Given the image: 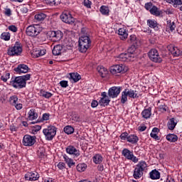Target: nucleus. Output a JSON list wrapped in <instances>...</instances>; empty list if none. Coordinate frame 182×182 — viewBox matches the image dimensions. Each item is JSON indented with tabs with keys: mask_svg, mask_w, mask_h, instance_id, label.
Listing matches in <instances>:
<instances>
[{
	"mask_svg": "<svg viewBox=\"0 0 182 182\" xmlns=\"http://www.w3.org/2000/svg\"><path fill=\"white\" fill-rule=\"evenodd\" d=\"M92 160L95 164H100L103 161V157L100 154H96L93 156Z\"/></svg>",
	"mask_w": 182,
	"mask_h": 182,
	"instance_id": "37",
	"label": "nucleus"
},
{
	"mask_svg": "<svg viewBox=\"0 0 182 182\" xmlns=\"http://www.w3.org/2000/svg\"><path fill=\"white\" fill-rule=\"evenodd\" d=\"M45 148H39V149L38 150V157H40V159H43V157H45Z\"/></svg>",
	"mask_w": 182,
	"mask_h": 182,
	"instance_id": "49",
	"label": "nucleus"
},
{
	"mask_svg": "<svg viewBox=\"0 0 182 182\" xmlns=\"http://www.w3.org/2000/svg\"><path fill=\"white\" fill-rule=\"evenodd\" d=\"M84 6L87 8H90V6H92V1H90V0H84Z\"/></svg>",
	"mask_w": 182,
	"mask_h": 182,
	"instance_id": "55",
	"label": "nucleus"
},
{
	"mask_svg": "<svg viewBox=\"0 0 182 182\" xmlns=\"http://www.w3.org/2000/svg\"><path fill=\"white\" fill-rule=\"evenodd\" d=\"M128 42L131 45H139V41L137 40V38L135 35H131Z\"/></svg>",
	"mask_w": 182,
	"mask_h": 182,
	"instance_id": "36",
	"label": "nucleus"
},
{
	"mask_svg": "<svg viewBox=\"0 0 182 182\" xmlns=\"http://www.w3.org/2000/svg\"><path fill=\"white\" fill-rule=\"evenodd\" d=\"M46 49L38 50L33 52V55L34 56H36V58H39V56H43V55H46Z\"/></svg>",
	"mask_w": 182,
	"mask_h": 182,
	"instance_id": "40",
	"label": "nucleus"
},
{
	"mask_svg": "<svg viewBox=\"0 0 182 182\" xmlns=\"http://www.w3.org/2000/svg\"><path fill=\"white\" fill-rule=\"evenodd\" d=\"M148 56L150 60L154 62L155 63H161V62H163V59L159 54V50H157L156 48L151 49L148 53Z\"/></svg>",
	"mask_w": 182,
	"mask_h": 182,
	"instance_id": "7",
	"label": "nucleus"
},
{
	"mask_svg": "<svg viewBox=\"0 0 182 182\" xmlns=\"http://www.w3.org/2000/svg\"><path fill=\"white\" fill-rule=\"evenodd\" d=\"M66 164L63 162H59L58 164V167L60 170H63V168H65Z\"/></svg>",
	"mask_w": 182,
	"mask_h": 182,
	"instance_id": "57",
	"label": "nucleus"
},
{
	"mask_svg": "<svg viewBox=\"0 0 182 182\" xmlns=\"http://www.w3.org/2000/svg\"><path fill=\"white\" fill-rule=\"evenodd\" d=\"M177 126V119L176 118H171L167 123L168 130H174Z\"/></svg>",
	"mask_w": 182,
	"mask_h": 182,
	"instance_id": "21",
	"label": "nucleus"
},
{
	"mask_svg": "<svg viewBox=\"0 0 182 182\" xmlns=\"http://www.w3.org/2000/svg\"><path fill=\"white\" fill-rule=\"evenodd\" d=\"M159 132L160 129H159V128L154 127L150 134L151 137H152V139H154V140H160V136H157Z\"/></svg>",
	"mask_w": 182,
	"mask_h": 182,
	"instance_id": "26",
	"label": "nucleus"
},
{
	"mask_svg": "<svg viewBox=\"0 0 182 182\" xmlns=\"http://www.w3.org/2000/svg\"><path fill=\"white\" fill-rule=\"evenodd\" d=\"M147 25L149 26V28L156 29V28H157V21L153 20H147Z\"/></svg>",
	"mask_w": 182,
	"mask_h": 182,
	"instance_id": "43",
	"label": "nucleus"
},
{
	"mask_svg": "<svg viewBox=\"0 0 182 182\" xmlns=\"http://www.w3.org/2000/svg\"><path fill=\"white\" fill-rule=\"evenodd\" d=\"M120 92H122V87H110L108 90V96L114 99V97H117L118 95H120Z\"/></svg>",
	"mask_w": 182,
	"mask_h": 182,
	"instance_id": "14",
	"label": "nucleus"
},
{
	"mask_svg": "<svg viewBox=\"0 0 182 182\" xmlns=\"http://www.w3.org/2000/svg\"><path fill=\"white\" fill-rule=\"evenodd\" d=\"M11 12V9H6L4 14L6 15V16H11V15H12Z\"/></svg>",
	"mask_w": 182,
	"mask_h": 182,
	"instance_id": "61",
	"label": "nucleus"
},
{
	"mask_svg": "<svg viewBox=\"0 0 182 182\" xmlns=\"http://www.w3.org/2000/svg\"><path fill=\"white\" fill-rule=\"evenodd\" d=\"M60 85L61 87H68V86H69V85L68 84V81H66V80L60 81Z\"/></svg>",
	"mask_w": 182,
	"mask_h": 182,
	"instance_id": "54",
	"label": "nucleus"
},
{
	"mask_svg": "<svg viewBox=\"0 0 182 182\" xmlns=\"http://www.w3.org/2000/svg\"><path fill=\"white\" fill-rule=\"evenodd\" d=\"M61 21L65 23H68L69 25H72V23H75V18L72 16V14L69 11H64L60 16Z\"/></svg>",
	"mask_w": 182,
	"mask_h": 182,
	"instance_id": "11",
	"label": "nucleus"
},
{
	"mask_svg": "<svg viewBox=\"0 0 182 182\" xmlns=\"http://www.w3.org/2000/svg\"><path fill=\"white\" fill-rule=\"evenodd\" d=\"M130 58H134V55H130L129 53H121L119 55L118 59L121 62H127V60H130Z\"/></svg>",
	"mask_w": 182,
	"mask_h": 182,
	"instance_id": "20",
	"label": "nucleus"
},
{
	"mask_svg": "<svg viewBox=\"0 0 182 182\" xmlns=\"http://www.w3.org/2000/svg\"><path fill=\"white\" fill-rule=\"evenodd\" d=\"M78 42V49L81 53H86L87 49L92 46V41H90L89 36H81Z\"/></svg>",
	"mask_w": 182,
	"mask_h": 182,
	"instance_id": "2",
	"label": "nucleus"
},
{
	"mask_svg": "<svg viewBox=\"0 0 182 182\" xmlns=\"http://www.w3.org/2000/svg\"><path fill=\"white\" fill-rule=\"evenodd\" d=\"M153 6V3L151 2L145 4V9H146V11H150V9H151Z\"/></svg>",
	"mask_w": 182,
	"mask_h": 182,
	"instance_id": "53",
	"label": "nucleus"
},
{
	"mask_svg": "<svg viewBox=\"0 0 182 182\" xmlns=\"http://www.w3.org/2000/svg\"><path fill=\"white\" fill-rule=\"evenodd\" d=\"M9 31H11V32H17L18 28L14 25H11L9 26Z\"/></svg>",
	"mask_w": 182,
	"mask_h": 182,
	"instance_id": "56",
	"label": "nucleus"
},
{
	"mask_svg": "<svg viewBox=\"0 0 182 182\" xmlns=\"http://www.w3.org/2000/svg\"><path fill=\"white\" fill-rule=\"evenodd\" d=\"M39 177L38 172H27L25 175V179L27 181H36V180H39Z\"/></svg>",
	"mask_w": 182,
	"mask_h": 182,
	"instance_id": "15",
	"label": "nucleus"
},
{
	"mask_svg": "<svg viewBox=\"0 0 182 182\" xmlns=\"http://www.w3.org/2000/svg\"><path fill=\"white\" fill-rule=\"evenodd\" d=\"M122 156L125 157L127 160H131L133 161V163H137L139 161V159L133 154V152H132L128 149H124L122 150Z\"/></svg>",
	"mask_w": 182,
	"mask_h": 182,
	"instance_id": "13",
	"label": "nucleus"
},
{
	"mask_svg": "<svg viewBox=\"0 0 182 182\" xmlns=\"http://www.w3.org/2000/svg\"><path fill=\"white\" fill-rule=\"evenodd\" d=\"M42 32V28L39 25H31L28 26L26 29V33L28 36H31L34 38L35 36H38L39 33Z\"/></svg>",
	"mask_w": 182,
	"mask_h": 182,
	"instance_id": "5",
	"label": "nucleus"
},
{
	"mask_svg": "<svg viewBox=\"0 0 182 182\" xmlns=\"http://www.w3.org/2000/svg\"><path fill=\"white\" fill-rule=\"evenodd\" d=\"M9 102H10V105H11L12 106H14L15 105H16V103H18V96L13 95L11 97H10Z\"/></svg>",
	"mask_w": 182,
	"mask_h": 182,
	"instance_id": "47",
	"label": "nucleus"
},
{
	"mask_svg": "<svg viewBox=\"0 0 182 182\" xmlns=\"http://www.w3.org/2000/svg\"><path fill=\"white\" fill-rule=\"evenodd\" d=\"M66 152L68 154L75 156L76 157H79L80 156V151L72 145H70L66 148Z\"/></svg>",
	"mask_w": 182,
	"mask_h": 182,
	"instance_id": "17",
	"label": "nucleus"
},
{
	"mask_svg": "<svg viewBox=\"0 0 182 182\" xmlns=\"http://www.w3.org/2000/svg\"><path fill=\"white\" fill-rule=\"evenodd\" d=\"M22 143L23 146L31 147L36 143V136L26 134L23 137Z\"/></svg>",
	"mask_w": 182,
	"mask_h": 182,
	"instance_id": "10",
	"label": "nucleus"
},
{
	"mask_svg": "<svg viewBox=\"0 0 182 182\" xmlns=\"http://www.w3.org/2000/svg\"><path fill=\"white\" fill-rule=\"evenodd\" d=\"M127 94L131 99H139V95L137 94V91L136 90H133L132 89H127Z\"/></svg>",
	"mask_w": 182,
	"mask_h": 182,
	"instance_id": "24",
	"label": "nucleus"
},
{
	"mask_svg": "<svg viewBox=\"0 0 182 182\" xmlns=\"http://www.w3.org/2000/svg\"><path fill=\"white\" fill-rule=\"evenodd\" d=\"M1 39L3 41H9L11 39V33L9 32H4L1 35Z\"/></svg>",
	"mask_w": 182,
	"mask_h": 182,
	"instance_id": "46",
	"label": "nucleus"
},
{
	"mask_svg": "<svg viewBox=\"0 0 182 182\" xmlns=\"http://www.w3.org/2000/svg\"><path fill=\"white\" fill-rule=\"evenodd\" d=\"M166 29H170L173 32L176 29V23L171 22V20L167 21Z\"/></svg>",
	"mask_w": 182,
	"mask_h": 182,
	"instance_id": "38",
	"label": "nucleus"
},
{
	"mask_svg": "<svg viewBox=\"0 0 182 182\" xmlns=\"http://www.w3.org/2000/svg\"><path fill=\"white\" fill-rule=\"evenodd\" d=\"M161 173L157 169H154L149 173V178L151 180H159Z\"/></svg>",
	"mask_w": 182,
	"mask_h": 182,
	"instance_id": "19",
	"label": "nucleus"
},
{
	"mask_svg": "<svg viewBox=\"0 0 182 182\" xmlns=\"http://www.w3.org/2000/svg\"><path fill=\"white\" fill-rule=\"evenodd\" d=\"M127 70V67L124 66L123 64L113 65L110 69V72L112 75H116V73H126Z\"/></svg>",
	"mask_w": 182,
	"mask_h": 182,
	"instance_id": "12",
	"label": "nucleus"
},
{
	"mask_svg": "<svg viewBox=\"0 0 182 182\" xmlns=\"http://www.w3.org/2000/svg\"><path fill=\"white\" fill-rule=\"evenodd\" d=\"M70 79L76 83V82H79V80L81 79L80 75L77 73H72L70 74Z\"/></svg>",
	"mask_w": 182,
	"mask_h": 182,
	"instance_id": "33",
	"label": "nucleus"
},
{
	"mask_svg": "<svg viewBox=\"0 0 182 182\" xmlns=\"http://www.w3.org/2000/svg\"><path fill=\"white\" fill-rule=\"evenodd\" d=\"M110 100L109 98H100L99 100V105L100 106H109Z\"/></svg>",
	"mask_w": 182,
	"mask_h": 182,
	"instance_id": "39",
	"label": "nucleus"
},
{
	"mask_svg": "<svg viewBox=\"0 0 182 182\" xmlns=\"http://www.w3.org/2000/svg\"><path fill=\"white\" fill-rule=\"evenodd\" d=\"M141 115L144 119H150L151 117V107L144 109L141 112Z\"/></svg>",
	"mask_w": 182,
	"mask_h": 182,
	"instance_id": "25",
	"label": "nucleus"
},
{
	"mask_svg": "<svg viewBox=\"0 0 182 182\" xmlns=\"http://www.w3.org/2000/svg\"><path fill=\"white\" fill-rule=\"evenodd\" d=\"M166 140H168V141H170L171 143H176V141L178 140V136H177V135L174 134H168L166 136Z\"/></svg>",
	"mask_w": 182,
	"mask_h": 182,
	"instance_id": "27",
	"label": "nucleus"
},
{
	"mask_svg": "<svg viewBox=\"0 0 182 182\" xmlns=\"http://www.w3.org/2000/svg\"><path fill=\"white\" fill-rule=\"evenodd\" d=\"M28 119L29 120H36V119H38V113L35 112L34 109L28 112Z\"/></svg>",
	"mask_w": 182,
	"mask_h": 182,
	"instance_id": "31",
	"label": "nucleus"
},
{
	"mask_svg": "<svg viewBox=\"0 0 182 182\" xmlns=\"http://www.w3.org/2000/svg\"><path fill=\"white\" fill-rule=\"evenodd\" d=\"M41 129H42V127H41V125H36L33 127V132H39V130H41Z\"/></svg>",
	"mask_w": 182,
	"mask_h": 182,
	"instance_id": "63",
	"label": "nucleus"
},
{
	"mask_svg": "<svg viewBox=\"0 0 182 182\" xmlns=\"http://www.w3.org/2000/svg\"><path fill=\"white\" fill-rule=\"evenodd\" d=\"M127 141L132 143V144H136L139 141V137L136 135L131 134L127 137Z\"/></svg>",
	"mask_w": 182,
	"mask_h": 182,
	"instance_id": "29",
	"label": "nucleus"
},
{
	"mask_svg": "<svg viewBox=\"0 0 182 182\" xmlns=\"http://www.w3.org/2000/svg\"><path fill=\"white\" fill-rule=\"evenodd\" d=\"M168 4H171L174 8H177L178 5H182V0H165Z\"/></svg>",
	"mask_w": 182,
	"mask_h": 182,
	"instance_id": "32",
	"label": "nucleus"
},
{
	"mask_svg": "<svg viewBox=\"0 0 182 182\" xmlns=\"http://www.w3.org/2000/svg\"><path fill=\"white\" fill-rule=\"evenodd\" d=\"M118 35L120 36V39L122 41H125V39H127V36H129V33H127V31L126 29L123 28H119L118 30Z\"/></svg>",
	"mask_w": 182,
	"mask_h": 182,
	"instance_id": "22",
	"label": "nucleus"
},
{
	"mask_svg": "<svg viewBox=\"0 0 182 182\" xmlns=\"http://www.w3.org/2000/svg\"><path fill=\"white\" fill-rule=\"evenodd\" d=\"M43 120H49V114L45 113L43 114Z\"/></svg>",
	"mask_w": 182,
	"mask_h": 182,
	"instance_id": "64",
	"label": "nucleus"
},
{
	"mask_svg": "<svg viewBox=\"0 0 182 182\" xmlns=\"http://www.w3.org/2000/svg\"><path fill=\"white\" fill-rule=\"evenodd\" d=\"M99 106V102L97 100H92L91 102V107H97Z\"/></svg>",
	"mask_w": 182,
	"mask_h": 182,
	"instance_id": "59",
	"label": "nucleus"
},
{
	"mask_svg": "<svg viewBox=\"0 0 182 182\" xmlns=\"http://www.w3.org/2000/svg\"><path fill=\"white\" fill-rule=\"evenodd\" d=\"M137 46H139V45L131 44V46L127 50V53H129L130 56H134V58L136 56V50L137 49Z\"/></svg>",
	"mask_w": 182,
	"mask_h": 182,
	"instance_id": "23",
	"label": "nucleus"
},
{
	"mask_svg": "<svg viewBox=\"0 0 182 182\" xmlns=\"http://www.w3.org/2000/svg\"><path fill=\"white\" fill-rule=\"evenodd\" d=\"M127 89H125L122 92V97H121V103H122V105H124V103H126V102H127Z\"/></svg>",
	"mask_w": 182,
	"mask_h": 182,
	"instance_id": "35",
	"label": "nucleus"
},
{
	"mask_svg": "<svg viewBox=\"0 0 182 182\" xmlns=\"http://www.w3.org/2000/svg\"><path fill=\"white\" fill-rule=\"evenodd\" d=\"M68 40L65 41V43L62 46L60 44L56 45L54 46L53 49V55L55 56H59L62 53V50H63V48H66V49L70 50L72 49V43H69Z\"/></svg>",
	"mask_w": 182,
	"mask_h": 182,
	"instance_id": "6",
	"label": "nucleus"
},
{
	"mask_svg": "<svg viewBox=\"0 0 182 182\" xmlns=\"http://www.w3.org/2000/svg\"><path fill=\"white\" fill-rule=\"evenodd\" d=\"M30 79L31 74L15 77L14 78H12L11 84L15 89H23V87H26V81Z\"/></svg>",
	"mask_w": 182,
	"mask_h": 182,
	"instance_id": "1",
	"label": "nucleus"
},
{
	"mask_svg": "<svg viewBox=\"0 0 182 182\" xmlns=\"http://www.w3.org/2000/svg\"><path fill=\"white\" fill-rule=\"evenodd\" d=\"M46 18V14L43 13H41L35 15V19L36 21H38V22H40L41 21L45 20Z\"/></svg>",
	"mask_w": 182,
	"mask_h": 182,
	"instance_id": "44",
	"label": "nucleus"
},
{
	"mask_svg": "<svg viewBox=\"0 0 182 182\" xmlns=\"http://www.w3.org/2000/svg\"><path fill=\"white\" fill-rule=\"evenodd\" d=\"M159 109L163 112H167V109H168V107L166 105H162L159 106Z\"/></svg>",
	"mask_w": 182,
	"mask_h": 182,
	"instance_id": "60",
	"label": "nucleus"
},
{
	"mask_svg": "<svg viewBox=\"0 0 182 182\" xmlns=\"http://www.w3.org/2000/svg\"><path fill=\"white\" fill-rule=\"evenodd\" d=\"M10 130H11V132H17L18 127H15V125H14V124H11V125H10Z\"/></svg>",
	"mask_w": 182,
	"mask_h": 182,
	"instance_id": "62",
	"label": "nucleus"
},
{
	"mask_svg": "<svg viewBox=\"0 0 182 182\" xmlns=\"http://www.w3.org/2000/svg\"><path fill=\"white\" fill-rule=\"evenodd\" d=\"M9 76H11V74L6 73L5 75H2L1 79L3 80V82H7L8 79H9Z\"/></svg>",
	"mask_w": 182,
	"mask_h": 182,
	"instance_id": "51",
	"label": "nucleus"
},
{
	"mask_svg": "<svg viewBox=\"0 0 182 182\" xmlns=\"http://www.w3.org/2000/svg\"><path fill=\"white\" fill-rule=\"evenodd\" d=\"M147 168V164L146 161H142L139 162V164L136 166L134 173H133V177L136 180H139V178H141V176H143V171Z\"/></svg>",
	"mask_w": 182,
	"mask_h": 182,
	"instance_id": "3",
	"label": "nucleus"
},
{
	"mask_svg": "<svg viewBox=\"0 0 182 182\" xmlns=\"http://www.w3.org/2000/svg\"><path fill=\"white\" fill-rule=\"evenodd\" d=\"M168 50L171 52L173 56H181L182 51L178 49L177 47H174L173 45H170L167 47Z\"/></svg>",
	"mask_w": 182,
	"mask_h": 182,
	"instance_id": "18",
	"label": "nucleus"
},
{
	"mask_svg": "<svg viewBox=\"0 0 182 182\" xmlns=\"http://www.w3.org/2000/svg\"><path fill=\"white\" fill-rule=\"evenodd\" d=\"M87 168V165H86L85 164H79L77 166V170L80 173H83V171H85Z\"/></svg>",
	"mask_w": 182,
	"mask_h": 182,
	"instance_id": "42",
	"label": "nucleus"
},
{
	"mask_svg": "<svg viewBox=\"0 0 182 182\" xmlns=\"http://www.w3.org/2000/svg\"><path fill=\"white\" fill-rule=\"evenodd\" d=\"M29 6L23 5L21 7V11L23 14H28V11H29Z\"/></svg>",
	"mask_w": 182,
	"mask_h": 182,
	"instance_id": "50",
	"label": "nucleus"
},
{
	"mask_svg": "<svg viewBox=\"0 0 182 182\" xmlns=\"http://www.w3.org/2000/svg\"><path fill=\"white\" fill-rule=\"evenodd\" d=\"M14 70L18 74L21 73H28L29 72V67L25 64H20L16 68H14Z\"/></svg>",
	"mask_w": 182,
	"mask_h": 182,
	"instance_id": "16",
	"label": "nucleus"
},
{
	"mask_svg": "<svg viewBox=\"0 0 182 182\" xmlns=\"http://www.w3.org/2000/svg\"><path fill=\"white\" fill-rule=\"evenodd\" d=\"M22 52V44L19 41H16L14 46L9 48L7 54L9 56H21Z\"/></svg>",
	"mask_w": 182,
	"mask_h": 182,
	"instance_id": "4",
	"label": "nucleus"
},
{
	"mask_svg": "<svg viewBox=\"0 0 182 182\" xmlns=\"http://www.w3.org/2000/svg\"><path fill=\"white\" fill-rule=\"evenodd\" d=\"M40 96H42V97H45V99H50V97L53 96V94L49 92H46L45 90H41Z\"/></svg>",
	"mask_w": 182,
	"mask_h": 182,
	"instance_id": "34",
	"label": "nucleus"
},
{
	"mask_svg": "<svg viewBox=\"0 0 182 182\" xmlns=\"http://www.w3.org/2000/svg\"><path fill=\"white\" fill-rule=\"evenodd\" d=\"M47 35L49 36L50 41L53 42H58L63 38V33L60 31H50L48 32Z\"/></svg>",
	"mask_w": 182,
	"mask_h": 182,
	"instance_id": "9",
	"label": "nucleus"
},
{
	"mask_svg": "<svg viewBox=\"0 0 182 182\" xmlns=\"http://www.w3.org/2000/svg\"><path fill=\"white\" fill-rule=\"evenodd\" d=\"M64 132L66 134H72L75 132V129L72 126H66L64 128Z\"/></svg>",
	"mask_w": 182,
	"mask_h": 182,
	"instance_id": "45",
	"label": "nucleus"
},
{
	"mask_svg": "<svg viewBox=\"0 0 182 182\" xmlns=\"http://www.w3.org/2000/svg\"><path fill=\"white\" fill-rule=\"evenodd\" d=\"M57 128L55 126L48 127L47 129L43 130L44 136H46V140H53V137L56 136Z\"/></svg>",
	"mask_w": 182,
	"mask_h": 182,
	"instance_id": "8",
	"label": "nucleus"
},
{
	"mask_svg": "<svg viewBox=\"0 0 182 182\" xmlns=\"http://www.w3.org/2000/svg\"><path fill=\"white\" fill-rule=\"evenodd\" d=\"M47 5L50 6H55V5H59V0H46Z\"/></svg>",
	"mask_w": 182,
	"mask_h": 182,
	"instance_id": "48",
	"label": "nucleus"
},
{
	"mask_svg": "<svg viewBox=\"0 0 182 182\" xmlns=\"http://www.w3.org/2000/svg\"><path fill=\"white\" fill-rule=\"evenodd\" d=\"M66 163L70 168L72 167V166H75V162H73V159H68Z\"/></svg>",
	"mask_w": 182,
	"mask_h": 182,
	"instance_id": "58",
	"label": "nucleus"
},
{
	"mask_svg": "<svg viewBox=\"0 0 182 182\" xmlns=\"http://www.w3.org/2000/svg\"><path fill=\"white\" fill-rule=\"evenodd\" d=\"M97 69L102 77H105L108 73L107 69L105 68L103 66H98Z\"/></svg>",
	"mask_w": 182,
	"mask_h": 182,
	"instance_id": "30",
	"label": "nucleus"
},
{
	"mask_svg": "<svg viewBox=\"0 0 182 182\" xmlns=\"http://www.w3.org/2000/svg\"><path fill=\"white\" fill-rule=\"evenodd\" d=\"M150 14L151 15H154L155 16H160L161 15V11L159 10V8L157 6H154L150 10H149Z\"/></svg>",
	"mask_w": 182,
	"mask_h": 182,
	"instance_id": "28",
	"label": "nucleus"
},
{
	"mask_svg": "<svg viewBox=\"0 0 182 182\" xmlns=\"http://www.w3.org/2000/svg\"><path fill=\"white\" fill-rule=\"evenodd\" d=\"M129 134L127 132H124L120 135L121 140H127V138L129 137Z\"/></svg>",
	"mask_w": 182,
	"mask_h": 182,
	"instance_id": "52",
	"label": "nucleus"
},
{
	"mask_svg": "<svg viewBox=\"0 0 182 182\" xmlns=\"http://www.w3.org/2000/svg\"><path fill=\"white\" fill-rule=\"evenodd\" d=\"M100 11L102 15H109V12H110V10H109V7L106 6H102L100 9Z\"/></svg>",
	"mask_w": 182,
	"mask_h": 182,
	"instance_id": "41",
	"label": "nucleus"
}]
</instances>
